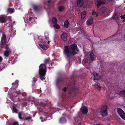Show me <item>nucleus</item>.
<instances>
[{
  "label": "nucleus",
  "mask_w": 125,
  "mask_h": 125,
  "mask_svg": "<svg viewBox=\"0 0 125 125\" xmlns=\"http://www.w3.org/2000/svg\"><path fill=\"white\" fill-rule=\"evenodd\" d=\"M69 22L68 20H66L64 22V27L66 28H68L69 27Z\"/></svg>",
  "instance_id": "nucleus-25"
},
{
  "label": "nucleus",
  "mask_w": 125,
  "mask_h": 125,
  "mask_svg": "<svg viewBox=\"0 0 125 125\" xmlns=\"http://www.w3.org/2000/svg\"><path fill=\"white\" fill-rule=\"evenodd\" d=\"M112 18L114 20H118L119 18V16L118 13L115 12Z\"/></svg>",
  "instance_id": "nucleus-15"
},
{
  "label": "nucleus",
  "mask_w": 125,
  "mask_h": 125,
  "mask_svg": "<svg viewBox=\"0 0 125 125\" xmlns=\"http://www.w3.org/2000/svg\"><path fill=\"white\" fill-rule=\"evenodd\" d=\"M110 1L111 2H113V1H114V0H110Z\"/></svg>",
  "instance_id": "nucleus-51"
},
{
  "label": "nucleus",
  "mask_w": 125,
  "mask_h": 125,
  "mask_svg": "<svg viewBox=\"0 0 125 125\" xmlns=\"http://www.w3.org/2000/svg\"><path fill=\"white\" fill-rule=\"evenodd\" d=\"M24 21L26 23H31L34 21V19L32 17H27L24 19Z\"/></svg>",
  "instance_id": "nucleus-8"
},
{
  "label": "nucleus",
  "mask_w": 125,
  "mask_h": 125,
  "mask_svg": "<svg viewBox=\"0 0 125 125\" xmlns=\"http://www.w3.org/2000/svg\"><path fill=\"white\" fill-rule=\"evenodd\" d=\"M117 113L123 119L125 120V113L121 108H118L117 109Z\"/></svg>",
  "instance_id": "nucleus-7"
},
{
  "label": "nucleus",
  "mask_w": 125,
  "mask_h": 125,
  "mask_svg": "<svg viewBox=\"0 0 125 125\" xmlns=\"http://www.w3.org/2000/svg\"><path fill=\"white\" fill-rule=\"evenodd\" d=\"M119 95L122 97H125V90L120 91Z\"/></svg>",
  "instance_id": "nucleus-23"
},
{
  "label": "nucleus",
  "mask_w": 125,
  "mask_h": 125,
  "mask_svg": "<svg viewBox=\"0 0 125 125\" xmlns=\"http://www.w3.org/2000/svg\"><path fill=\"white\" fill-rule=\"evenodd\" d=\"M93 19L91 18H89L87 20L86 23L87 24L89 25H90L93 23Z\"/></svg>",
  "instance_id": "nucleus-18"
},
{
  "label": "nucleus",
  "mask_w": 125,
  "mask_h": 125,
  "mask_svg": "<svg viewBox=\"0 0 125 125\" xmlns=\"http://www.w3.org/2000/svg\"><path fill=\"white\" fill-rule=\"evenodd\" d=\"M52 3V2L51 1H48V3L49 4H50Z\"/></svg>",
  "instance_id": "nucleus-46"
},
{
  "label": "nucleus",
  "mask_w": 125,
  "mask_h": 125,
  "mask_svg": "<svg viewBox=\"0 0 125 125\" xmlns=\"http://www.w3.org/2000/svg\"><path fill=\"white\" fill-rule=\"evenodd\" d=\"M6 49L4 52V56L5 59H7L10 55L11 52V50L9 48V45L6 46V48L4 47Z\"/></svg>",
  "instance_id": "nucleus-5"
},
{
  "label": "nucleus",
  "mask_w": 125,
  "mask_h": 125,
  "mask_svg": "<svg viewBox=\"0 0 125 125\" xmlns=\"http://www.w3.org/2000/svg\"><path fill=\"white\" fill-rule=\"evenodd\" d=\"M13 111L15 113H17V110L15 107H13Z\"/></svg>",
  "instance_id": "nucleus-40"
},
{
  "label": "nucleus",
  "mask_w": 125,
  "mask_h": 125,
  "mask_svg": "<svg viewBox=\"0 0 125 125\" xmlns=\"http://www.w3.org/2000/svg\"><path fill=\"white\" fill-rule=\"evenodd\" d=\"M2 60L3 59L2 57L1 56H0V62H1L2 61Z\"/></svg>",
  "instance_id": "nucleus-48"
},
{
  "label": "nucleus",
  "mask_w": 125,
  "mask_h": 125,
  "mask_svg": "<svg viewBox=\"0 0 125 125\" xmlns=\"http://www.w3.org/2000/svg\"><path fill=\"white\" fill-rule=\"evenodd\" d=\"M12 75H13V73H12Z\"/></svg>",
  "instance_id": "nucleus-62"
},
{
  "label": "nucleus",
  "mask_w": 125,
  "mask_h": 125,
  "mask_svg": "<svg viewBox=\"0 0 125 125\" xmlns=\"http://www.w3.org/2000/svg\"><path fill=\"white\" fill-rule=\"evenodd\" d=\"M63 91L64 92H65L66 90V87H65L63 89Z\"/></svg>",
  "instance_id": "nucleus-44"
},
{
  "label": "nucleus",
  "mask_w": 125,
  "mask_h": 125,
  "mask_svg": "<svg viewBox=\"0 0 125 125\" xmlns=\"http://www.w3.org/2000/svg\"><path fill=\"white\" fill-rule=\"evenodd\" d=\"M97 3V8H99L100 6L102 4H105V1L102 0H96Z\"/></svg>",
  "instance_id": "nucleus-12"
},
{
  "label": "nucleus",
  "mask_w": 125,
  "mask_h": 125,
  "mask_svg": "<svg viewBox=\"0 0 125 125\" xmlns=\"http://www.w3.org/2000/svg\"><path fill=\"white\" fill-rule=\"evenodd\" d=\"M67 35L66 33L63 32L61 35L62 39L64 41H66L67 40Z\"/></svg>",
  "instance_id": "nucleus-16"
},
{
  "label": "nucleus",
  "mask_w": 125,
  "mask_h": 125,
  "mask_svg": "<svg viewBox=\"0 0 125 125\" xmlns=\"http://www.w3.org/2000/svg\"><path fill=\"white\" fill-rule=\"evenodd\" d=\"M10 61H8V62L9 63H10Z\"/></svg>",
  "instance_id": "nucleus-59"
},
{
  "label": "nucleus",
  "mask_w": 125,
  "mask_h": 125,
  "mask_svg": "<svg viewBox=\"0 0 125 125\" xmlns=\"http://www.w3.org/2000/svg\"><path fill=\"white\" fill-rule=\"evenodd\" d=\"M31 116H29L28 117H27L26 118V119L27 120L28 119H31Z\"/></svg>",
  "instance_id": "nucleus-45"
},
{
  "label": "nucleus",
  "mask_w": 125,
  "mask_h": 125,
  "mask_svg": "<svg viewBox=\"0 0 125 125\" xmlns=\"http://www.w3.org/2000/svg\"><path fill=\"white\" fill-rule=\"evenodd\" d=\"M107 8L105 7H102L100 10V13H101L105 14L107 12Z\"/></svg>",
  "instance_id": "nucleus-19"
},
{
  "label": "nucleus",
  "mask_w": 125,
  "mask_h": 125,
  "mask_svg": "<svg viewBox=\"0 0 125 125\" xmlns=\"http://www.w3.org/2000/svg\"><path fill=\"white\" fill-rule=\"evenodd\" d=\"M55 57V56H54V55H53V57Z\"/></svg>",
  "instance_id": "nucleus-61"
},
{
  "label": "nucleus",
  "mask_w": 125,
  "mask_h": 125,
  "mask_svg": "<svg viewBox=\"0 0 125 125\" xmlns=\"http://www.w3.org/2000/svg\"><path fill=\"white\" fill-rule=\"evenodd\" d=\"M61 3V1L59 2V4Z\"/></svg>",
  "instance_id": "nucleus-60"
},
{
  "label": "nucleus",
  "mask_w": 125,
  "mask_h": 125,
  "mask_svg": "<svg viewBox=\"0 0 125 125\" xmlns=\"http://www.w3.org/2000/svg\"><path fill=\"white\" fill-rule=\"evenodd\" d=\"M73 82H72L71 81L69 82L68 84V87H69V88L70 89L73 90H74L76 89L75 85L76 81L74 79H73Z\"/></svg>",
  "instance_id": "nucleus-6"
},
{
  "label": "nucleus",
  "mask_w": 125,
  "mask_h": 125,
  "mask_svg": "<svg viewBox=\"0 0 125 125\" xmlns=\"http://www.w3.org/2000/svg\"><path fill=\"white\" fill-rule=\"evenodd\" d=\"M7 11L9 13H12L14 11V9L12 8H9L7 10Z\"/></svg>",
  "instance_id": "nucleus-31"
},
{
  "label": "nucleus",
  "mask_w": 125,
  "mask_h": 125,
  "mask_svg": "<svg viewBox=\"0 0 125 125\" xmlns=\"http://www.w3.org/2000/svg\"><path fill=\"white\" fill-rule=\"evenodd\" d=\"M86 55H87L88 58L90 61L93 62V61L95 60V56L93 51L87 52Z\"/></svg>",
  "instance_id": "nucleus-4"
},
{
  "label": "nucleus",
  "mask_w": 125,
  "mask_h": 125,
  "mask_svg": "<svg viewBox=\"0 0 125 125\" xmlns=\"http://www.w3.org/2000/svg\"><path fill=\"white\" fill-rule=\"evenodd\" d=\"M85 63H88L89 62L88 60H85Z\"/></svg>",
  "instance_id": "nucleus-47"
},
{
  "label": "nucleus",
  "mask_w": 125,
  "mask_h": 125,
  "mask_svg": "<svg viewBox=\"0 0 125 125\" xmlns=\"http://www.w3.org/2000/svg\"><path fill=\"white\" fill-rule=\"evenodd\" d=\"M18 81H16L14 83H12V85H14L15 87H17L18 85Z\"/></svg>",
  "instance_id": "nucleus-33"
},
{
  "label": "nucleus",
  "mask_w": 125,
  "mask_h": 125,
  "mask_svg": "<svg viewBox=\"0 0 125 125\" xmlns=\"http://www.w3.org/2000/svg\"><path fill=\"white\" fill-rule=\"evenodd\" d=\"M116 35H115L114 36H112L110 37H109V39H113V40L115 38V37H116Z\"/></svg>",
  "instance_id": "nucleus-35"
},
{
  "label": "nucleus",
  "mask_w": 125,
  "mask_h": 125,
  "mask_svg": "<svg viewBox=\"0 0 125 125\" xmlns=\"http://www.w3.org/2000/svg\"><path fill=\"white\" fill-rule=\"evenodd\" d=\"M58 9L60 12L64 11L65 10V7L62 5H60L58 6Z\"/></svg>",
  "instance_id": "nucleus-17"
},
{
  "label": "nucleus",
  "mask_w": 125,
  "mask_h": 125,
  "mask_svg": "<svg viewBox=\"0 0 125 125\" xmlns=\"http://www.w3.org/2000/svg\"><path fill=\"white\" fill-rule=\"evenodd\" d=\"M2 31V30L0 29V32H1Z\"/></svg>",
  "instance_id": "nucleus-56"
},
{
  "label": "nucleus",
  "mask_w": 125,
  "mask_h": 125,
  "mask_svg": "<svg viewBox=\"0 0 125 125\" xmlns=\"http://www.w3.org/2000/svg\"><path fill=\"white\" fill-rule=\"evenodd\" d=\"M80 111L84 115H86L88 111L87 108L85 106L82 107L80 109Z\"/></svg>",
  "instance_id": "nucleus-10"
},
{
  "label": "nucleus",
  "mask_w": 125,
  "mask_h": 125,
  "mask_svg": "<svg viewBox=\"0 0 125 125\" xmlns=\"http://www.w3.org/2000/svg\"><path fill=\"white\" fill-rule=\"evenodd\" d=\"M19 117L20 119H21V116L22 115V114L21 113H20L18 114Z\"/></svg>",
  "instance_id": "nucleus-38"
},
{
  "label": "nucleus",
  "mask_w": 125,
  "mask_h": 125,
  "mask_svg": "<svg viewBox=\"0 0 125 125\" xmlns=\"http://www.w3.org/2000/svg\"><path fill=\"white\" fill-rule=\"evenodd\" d=\"M93 74L94 75V80H97L100 79V76H99L98 74L96 72H94Z\"/></svg>",
  "instance_id": "nucleus-14"
},
{
  "label": "nucleus",
  "mask_w": 125,
  "mask_h": 125,
  "mask_svg": "<svg viewBox=\"0 0 125 125\" xmlns=\"http://www.w3.org/2000/svg\"><path fill=\"white\" fill-rule=\"evenodd\" d=\"M50 43V42L49 41H48L47 42V43L48 44H49Z\"/></svg>",
  "instance_id": "nucleus-53"
},
{
  "label": "nucleus",
  "mask_w": 125,
  "mask_h": 125,
  "mask_svg": "<svg viewBox=\"0 0 125 125\" xmlns=\"http://www.w3.org/2000/svg\"><path fill=\"white\" fill-rule=\"evenodd\" d=\"M8 45H9L7 43L6 35L5 34L3 33L1 41L0 47L1 48H6V47L8 46Z\"/></svg>",
  "instance_id": "nucleus-3"
},
{
  "label": "nucleus",
  "mask_w": 125,
  "mask_h": 125,
  "mask_svg": "<svg viewBox=\"0 0 125 125\" xmlns=\"http://www.w3.org/2000/svg\"><path fill=\"white\" fill-rule=\"evenodd\" d=\"M106 1H110V0H105Z\"/></svg>",
  "instance_id": "nucleus-57"
},
{
  "label": "nucleus",
  "mask_w": 125,
  "mask_h": 125,
  "mask_svg": "<svg viewBox=\"0 0 125 125\" xmlns=\"http://www.w3.org/2000/svg\"><path fill=\"white\" fill-rule=\"evenodd\" d=\"M49 60L48 59H46L44 61V63L45 64H46L49 61Z\"/></svg>",
  "instance_id": "nucleus-41"
},
{
  "label": "nucleus",
  "mask_w": 125,
  "mask_h": 125,
  "mask_svg": "<svg viewBox=\"0 0 125 125\" xmlns=\"http://www.w3.org/2000/svg\"><path fill=\"white\" fill-rule=\"evenodd\" d=\"M125 14L122 15L121 16H120V18L121 19H125Z\"/></svg>",
  "instance_id": "nucleus-37"
},
{
  "label": "nucleus",
  "mask_w": 125,
  "mask_h": 125,
  "mask_svg": "<svg viewBox=\"0 0 125 125\" xmlns=\"http://www.w3.org/2000/svg\"><path fill=\"white\" fill-rule=\"evenodd\" d=\"M40 118L42 120V121H45V120H46V118H44V120H43L42 119L43 118L42 117H40Z\"/></svg>",
  "instance_id": "nucleus-43"
},
{
  "label": "nucleus",
  "mask_w": 125,
  "mask_h": 125,
  "mask_svg": "<svg viewBox=\"0 0 125 125\" xmlns=\"http://www.w3.org/2000/svg\"><path fill=\"white\" fill-rule=\"evenodd\" d=\"M124 39L125 40V33L124 36Z\"/></svg>",
  "instance_id": "nucleus-54"
},
{
  "label": "nucleus",
  "mask_w": 125,
  "mask_h": 125,
  "mask_svg": "<svg viewBox=\"0 0 125 125\" xmlns=\"http://www.w3.org/2000/svg\"><path fill=\"white\" fill-rule=\"evenodd\" d=\"M107 108V106L106 105L104 104L102 106L100 109V110H105L108 111Z\"/></svg>",
  "instance_id": "nucleus-24"
},
{
  "label": "nucleus",
  "mask_w": 125,
  "mask_h": 125,
  "mask_svg": "<svg viewBox=\"0 0 125 125\" xmlns=\"http://www.w3.org/2000/svg\"><path fill=\"white\" fill-rule=\"evenodd\" d=\"M125 21V19H124L122 21V22H124Z\"/></svg>",
  "instance_id": "nucleus-52"
},
{
  "label": "nucleus",
  "mask_w": 125,
  "mask_h": 125,
  "mask_svg": "<svg viewBox=\"0 0 125 125\" xmlns=\"http://www.w3.org/2000/svg\"><path fill=\"white\" fill-rule=\"evenodd\" d=\"M86 15V12L85 11H83L81 13V17L82 19H84Z\"/></svg>",
  "instance_id": "nucleus-27"
},
{
  "label": "nucleus",
  "mask_w": 125,
  "mask_h": 125,
  "mask_svg": "<svg viewBox=\"0 0 125 125\" xmlns=\"http://www.w3.org/2000/svg\"><path fill=\"white\" fill-rule=\"evenodd\" d=\"M0 21L2 23L6 21V19L3 16H0Z\"/></svg>",
  "instance_id": "nucleus-26"
},
{
  "label": "nucleus",
  "mask_w": 125,
  "mask_h": 125,
  "mask_svg": "<svg viewBox=\"0 0 125 125\" xmlns=\"http://www.w3.org/2000/svg\"><path fill=\"white\" fill-rule=\"evenodd\" d=\"M73 118L75 121L74 122H75L76 124H77L78 125H82V124L81 123L80 120H78L77 118L73 117Z\"/></svg>",
  "instance_id": "nucleus-21"
},
{
  "label": "nucleus",
  "mask_w": 125,
  "mask_h": 125,
  "mask_svg": "<svg viewBox=\"0 0 125 125\" xmlns=\"http://www.w3.org/2000/svg\"><path fill=\"white\" fill-rule=\"evenodd\" d=\"M92 14L94 16L97 17L98 16V14L94 10H93L92 13Z\"/></svg>",
  "instance_id": "nucleus-29"
},
{
  "label": "nucleus",
  "mask_w": 125,
  "mask_h": 125,
  "mask_svg": "<svg viewBox=\"0 0 125 125\" xmlns=\"http://www.w3.org/2000/svg\"><path fill=\"white\" fill-rule=\"evenodd\" d=\"M33 9L35 10H36L38 8V7L36 5H34L33 7Z\"/></svg>",
  "instance_id": "nucleus-39"
},
{
  "label": "nucleus",
  "mask_w": 125,
  "mask_h": 125,
  "mask_svg": "<svg viewBox=\"0 0 125 125\" xmlns=\"http://www.w3.org/2000/svg\"><path fill=\"white\" fill-rule=\"evenodd\" d=\"M96 88L98 89L99 91L100 90V89L101 88V87L100 85V84L99 83H96Z\"/></svg>",
  "instance_id": "nucleus-32"
},
{
  "label": "nucleus",
  "mask_w": 125,
  "mask_h": 125,
  "mask_svg": "<svg viewBox=\"0 0 125 125\" xmlns=\"http://www.w3.org/2000/svg\"><path fill=\"white\" fill-rule=\"evenodd\" d=\"M12 125H18V124L17 122H15L13 123Z\"/></svg>",
  "instance_id": "nucleus-42"
},
{
  "label": "nucleus",
  "mask_w": 125,
  "mask_h": 125,
  "mask_svg": "<svg viewBox=\"0 0 125 125\" xmlns=\"http://www.w3.org/2000/svg\"><path fill=\"white\" fill-rule=\"evenodd\" d=\"M57 19L55 18V29H59L60 28V25L57 24Z\"/></svg>",
  "instance_id": "nucleus-28"
},
{
  "label": "nucleus",
  "mask_w": 125,
  "mask_h": 125,
  "mask_svg": "<svg viewBox=\"0 0 125 125\" xmlns=\"http://www.w3.org/2000/svg\"><path fill=\"white\" fill-rule=\"evenodd\" d=\"M46 40H47V39H46L44 42H43L42 43H40L39 44V45L43 49L45 50H46L47 48V46L44 44V43H46V42H47V41H46Z\"/></svg>",
  "instance_id": "nucleus-11"
},
{
  "label": "nucleus",
  "mask_w": 125,
  "mask_h": 125,
  "mask_svg": "<svg viewBox=\"0 0 125 125\" xmlns=\"http://www.w3.org/2000/svg\"><path fill=\"white\" fill-rule=\"evenodd\" d=\"M37 77L36 76L33 78V81L34 82H35L37 80Z\"/></svg>",
  "instance_id": "nucleus-36"
},
{
  "label": "nucleus",
  "mask_w": 125,
  "mask_h": 125,
  "mask_svg": "<svg viewBox=\"0 0 125 125\" xmlns=\"http://www.w3.org/2000/svg\"><path fill=\"white\" fill-rule=\"evenodd\" d=\"M83 3V0H77V6L79 7H81Z\"/></svg>",
  "instance_id": "nucleus-20"
},
{
  "label": "nucleus",
  "mask_w": 125,
  "mask_h": 125,
  "mask_svg": "<svg viewBox=\"0 0 125 125\" xmlns=\"http://www.w3.org/2000/svg\"><path fill=\"white\" fill-rule=\"evenodd\" d=\"M59 121L61 123H64L67 122V120L65 118L62 117L60 119Z\"/></svg>",
  "instance_id": "nucleus-22"
},
{
  "label": "nucleus",
  "mask_w": 125,
  "mask_h": 125,
  "mask_svg": "<svg viewBox=\"0 0 125 125\" xmlns=\"http://www.w3.org/2000/svg\"><path fill=\"white\" fill-rule=\"evenodd\" d=\"M100 125V123H99L98 124H96L95 125Z\"/></svg>",
  "instance_id": "nucleus-55"
},
{
  "label": "nucleus",
  "mask_w": 125,
  "mask_h": 125,
  "mask_svg": "<svg viewBox=\"0 0 125 125\" xmlns=\"http://www.w3.org/2000/svg\"><path fill=\"white\" fill-rule=\"evenodd\" d=\"M78 48L76 44L73 43L68 46H64L63 52L69 60L73 56L75 55L78 52Z\"/></svg>",
  "instance_id": "nucleus-1"
},
{
  "label": "nucleus",
  "mask_w": 125,
  "mask_h": 125,
  "mask_svg": "<svg viewBox=\"0 0 125 125\" xmlns=\"http://www.w3.org/2000/svg\"><path fill=\"white\" fill-rule=\"evenodd\" d=\"M15 21H14L13 22V23L14 24L15 23Z\"/></svg>",
  "instance_id": "nucleus-58"
},
{
  "label": "nucleus",
  "mask_w": 125,
  "mask_h": 125,
  "mask_svg": "<svg viewBox=\"0 0 125 125\" xmlns=\"http://www.w3.org/2000/svg\"><path fill=\"white\" fill-rule=\"evenodd\" d=\"M15 62L14 61H12L11 62V64H13Z\"/></svg>",
  "instance_id": "nucleus-49"
},
{
  "label": "nucleus",
  "mask_w": 125,
  "mask_h": 125,
  "mask_svg": "<svg viewBox=\"0 0 125 125\" xmlns=\"http://www.w3.org/2000/svg\"><path fill=\"white\" fill-rule=\"evenodd\" d=\"M100 115L102 117L106 116L108 115L107 110H100Z\"/></svg>",
  "instance_id": "nucleus-13"
},
{
  "label": "nucleus",
  "mask_w": 125,
  "mask_h": 125,
  "mask_svg": "<svg viewBox=\"0 0 125 125\" xmlns=\"http://www.w3.org/2000/svg\"><path fill=\"white\" fill-rule=\"evenodd\" d=\"M20 93V91H17V94H18Z\"/></svg>",
  "instance_id": "nucleus-50"
},
{
  "label": "nucleus",
  "mask_w": 125,
  "mask_h": 125,
  "mask_svg": "<svg viewBox=\"0 0 125 125\" xmlns=\"http://www.w3.org/2000/svg\"><path fill=\"white\" fill-rule=\"evenodd\" d=\"M46 67L45 65L42 64L39 67V73L40 75V77L42 80L44 81V76L46 72Z\"/></svg>",
  "instance_id": "nucleus-2"
},
{
  "label": "nucleus",
  "mask_w": 125,
  "mask_h": 125,
  "mask_svg": "<svg viewBox=\"0 0 125 125\" xmlns=\"http://www.w3.org/2000/svg\"><path fill=\"white\" fill-rule=\"evenodd\" d=\"M63 82V80L62 78H59L57 80L56 82V84H57L61 83V82Z\"/></svg>",
  "instance_id": "nucleus-30"
},
{
  "label": "nucleus",
  "mask_w": 125,
  "mask_h": 125,
  "mask_svg": "<svg viewBox=\"0 0 125 125\" xmlns=\"http://www.w3.org/2000/svg\"><path fill=\"white\" fill-rule=\"evenodd\" d=\"M5 67V65L3 63L0 64V70H1Z\"/></svg>",
  "instance_id": "nucleus-34"
},
{
  "label": "nucleus",
  "mask_w": 125,
  "mask_h": 125,
  "mask_svg": "<svg viewBox=\"0 0 125 125\" xmlns=\"http://www.w3.org/2000/svg\"><path fill=\"white\" fill-rule=\"evenodd\" d=\"M49 23L50 26L51 27H55V17H52L50 20Z\"/></svg>",
  "instance_id": "nucleus-9"
}]
</instances>
